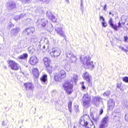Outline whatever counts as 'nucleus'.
Here are the masks:
<instances>
[{
	"instance_id": "nucleus-1",
	"label": "nucleus",
	"mask_w": 128,
	"mask_h": 128,
	"mask_svg": "<svg viewBox=\"0 0 128 128\" xmlns=\"http://www.w3.org/2000/svg\"><path fill=\"white\" fill-rule=\"evenodd\" d=\"M80 58L81 62L85 69H92L94 68V64L92 61H90V58L89 56H86L83 58L80 57Z\"/></svg>"
},
{
	"instance_id": "nucleus-2",
	"label": "nucleus",
	"mask_w": 128,
	"mask_h": 128,
	"mask_svg": "<svg viewBox=\"0 0 128 128\" xmlns=\"http://www.w3.org/2000/svg\"><path fill=\"white\" fill-rule=\"evenodd\" d=\"M89 118V116L87 114H84L80 118L79 124L82 128H95V126L93 124L90 126H88V123L86 120Z\"/></svg>"
},
{
	"instance_id": "nucleus-3",
	"label": "nucleus",
	"mask_w": 128,
	"mask_h": 128,
	"mask_svg": "<svg viewBox=\"0 0 128 128\" xmlns=\"http://www.w3.org/2000/svg\"><path fill=\"white\" fill-rule=\"evenodd\" d=\"M62 86L66 93L68 94H71L73 91V84L70 81H66L63 84Z\"/></svg>"
},
{
	"instance_id": "nucleus-4",
	"label": "nucleus",
	"mask_w": 128,
	"mask_h": 128,
	"mask_svg": "<svg viewBox=\"0 0 128 128\" xmlns=\"http://www.w3.org/2000/svg\"><path fill=\"white\" fill-rule=\"evenodd\" d=\"M66 76V73L64 70H60L58 72H55L54 74V79L56 82H59L65 78Z\"/></svg>"
},
{
	"instance_id": "nucleus-5",
	"label": "nucleus",
	"mask_w": 128,
	"mask_h": 128,
	"mask_svg": "<svg viewBox=\"0 0 128 128\" xmlns=\"http://www.w3.org/2000/svg\"><path fill=\"white\" fill-rule=\"evenodd\" d=\"M82 104L84 107H88L91 101V96L88 93L84 94L82 98Z\"/></svg>"
},
{
	"instance_id": "nucleus-6",
	"label": "nucleus",
	"mask_w": 128,
	"mask_h": 128,
	"mask_svg": "<svg viewBox=\"0 0 128 128\" xmlns=\"http://www.w3.org/2000/svg\"><path fill=\"white\" fill-rule=\"evenodd\" d=\"M8 63L9 67L12 70H18L19 68L20 69L18 64L13 60H9Z\"/></svg>"
},
{
	"instance_id": "nucleus-7",
	"label": "nucleus",
	"mask_w": 128,
	"mask_h": 128,
	"mask_svg": "<svg viewBox=\"0 0 128 128\" xmlns=\"http://www.w3.org/2000/svg\"><path fill=\"white\" fill-rule=\"evenodd\" d=\"M38 62V59L35 56H31L28 62L31 65L34 66Z\"/></svg>"
},
{
	"instance_id": "nucleus-8",
	"label": "nucleus",
	"mask_w": 128,
	"mask_h": 128,
	"mask_svg": "<svg viewBox=\"0 0 128 128\" xmlns=\"http://www.w3.org/2000/svg\"><path fill=\"white\" fill-rule=\"evenodd\" d=\"M60 51L58 48H53L50 54L52 57H57L60 55Z\"/></svg>"
},
{
	"instance_id": "nucleus-9",
	"label": "nucleus",
	"mask_w": 128,
	"mask_h": 128,
	"mask_svg": "<svg viewBox=\"0 0 128 128\" xmlns=\"http://www.w3.org/2000/svg\"><path fill=\"white\" fill-rule=\"evenodd\" d=\"M108 118V116H105L102 118L101 120V123L100 125L99 128H105L107 127Z\"/></svg>"
},
{
	"instance_id": "nucleus-10",
	"label": "nucleus",
	"mask_w": 128,
	"mask_h": 128,
	"mask_svg": "<svg viewBox=\"0 0 128 128\" xmlns=\"http://www.w3.org/2000/svg\"><path fill=\"white\" fill-rule=\"evenodd\" d=\"M109 24L112 28L116 30H118V27L120 28L122 27L121 24L120 22H118V26H117L116 25H114L113 24L112 18H110V19L109 21Z\"/></svg>"
},
{
	"instance_id": "nucleus-11",
	"label": "nucleus",
	"mask_w": 128,
	"mask_h": 128,
	"mask_svg": "<svg viewBox=\"0 0 128 128\" xmlns=\"http://www.w3.org/2000/svg\"><path fill=\"white\" fill-rule=\"evenodd\" d=\"M26 90H33L34 88L33 84L31 82H27L24 83V84Z\"/></svg>"
},
{
	"instance_id": "nucleus-12",
	"label": "nucleus",
	"mask_w": 128,
	"mask_h": 128,
	"mask_svg": "<svg viewBox=\"0 0 128 128\" xmlns=\"http://www.w3.org/2000/svg\"><path fill=\"white\" fill-rule=\"evenodd\" d=\"M102 100V98L98 96L94 97L92 100V104L96 106L98 103L100 102Z\"/></svg>"
},
{
	"instance_id": "nucleus-13",
	"label": "nucleus",
	"mask_w": 128,
	"mask_h": 128,
	"mask_svg": "<svg viewBox=\"0 0 128 128\" xmlns=\"http://www.w3.org/2000/svg\"><path fill=\"white\" fill-rule=\"evenodd\" d=\"M32 72L34 78H36L39 76L38 70L36 68H34L32 69Z\"/></svg>"
},
{
	"instance_id": "nucleus-14",
	"label": "nucleus",
	"mask_w": 128,
	"mask_h": 128,
	"mask_svg": "<svg viewBox=\"0 0 128 128\" xmlns=\"http://www.w3.org/2000/svg\"><path fill=\"white\" fill-rule=\"evenodd\" d=\"M55 31L57 34L62 36H64V34L62 31V27H57L55 29Z\"/></svg>"
},
{
	"instance_id": "nucleus-15",
	"label": "nucleus",
	"mask_w": 128,
	"mask_h": 128,
	"mask_svg": "<svg viewBox=\"0 0 128 128\" xmlns=\"http://www.w3.org/2000/svg\"><path fill=\"white\" fill-rule=\"evenodd\" d=\"M34 31V29L32 27H30L26 28L24 30L25 33L28 35L32 33Z\"/></svg>"
},
{
	"instance_id": "nucleus-16",
	"label": "nucleus",
	"mask_w": 128,
	"mask_h": 128,
	"mask_svg": "<svg viewBox=\"0 0 128 128\" xmlns=\"http://www.w3.org/2000/svg\"><path fill=\"white\" fill-rule=\"evenodd\" d=\"M43 60L45 66L50 64V63L51 62V60L50 59L47 57H45L44 58Z\"/></svg>"
},
{
	"instance_id": "nucleus-17",
	"label": "nucleus",
	"mask_w": 128,
	"mask_h": 128,
	"mask_svg": "<svg viewBox=\"0 0 128 128\" xmlns=\"http://www.w3.org/2000/svg\"><path fill=\"white\" fill-rule=\"evenodd\" d=\"M46 66L48 72L49 74H51L54 69L53 66L50 64Z\"/></svg>"
},
{
	"instance_id": "nucleus-18",
	"label": "nucleus",
	"mask_w": 128,
	"mask_h": 128,
	"mask_svg": "<svg viewBox=\"0 0 128 128\" xmlns=\"http://www.w3.org/2000/svg\"><path fill=\"white\" fill-rule=\"evenodd\" d=\"M108 108L109 109H110L111 108H112L115 105L114 102L112 100H109L108 102Z\"/></svg>"
},
{
	"instance_id": "nucleus-19",
	"label": "nucleus",
	"mask_w": 128,
	"mask_h": 128,
	"mask_svg": "<svg viewBox=\"0 0 128 128\" xmlns=\"http://www.w3.org/2000/svg\"><path fill=\"white\" fill-rule=\"evenodd\" d=\"M47 76L46 74H44L40 78L41 81L44 83L47 82Z\"/></svg>"
},
{
	"instance_id": "nucleus-20",
	"label": "nucleus",
	"mask_w": 128,
	"mask_h": 128,
	"mask_svg": "<svg viewBox=\"0 0 128 128\" xmlns=\"http://www.w3.org/2000/svg\"><path fill=\"white\" fill-rule=\"evenodd\" d=\"M28 54L27 53H24L20 55L19 57V58L22 60L28 58Z\"/></svg>"
},
{
	"instance_id": "nucleus-21",
	"label": "nucleus",
	"mask_w": 128,
	"mask_h": 128,
	"mask_svg": "<svg viewBox=\"0 0 128 128\" xmlns=\"http://www.w3.org/2000/svg\"><path fill=\"white\" fill-rule=\"evenodd\" d=\"M47 22L44 18L41 19L40 22V24L42 27H44L46 26L47 23Z\"/></svg>"
},
{
	"instance_id": "nucleus-22",
	"label": "nucleus",
	"mask_w": 128,
	"mask_h": 128,
	"mask_svg": "<svg viewBox=\"0 0 128 128\" xmlns=\"http://www.w3.org/2000/svg\"><path fill=\"white\" fill-rule=\"evenodd\" d=\"M122 24L123 25L126 24L125 27L126 30H128V18H126L124 22H122Z\"/></svg>"
},
{
	"instance_id": "nucleus-23",
	"label": "nucleus",
	"mask_w": 128,
	"mask_h": 128,
	"mask_svg": "<svg viewBox=\"0 0 128 128\" xmlns=\"http://www.w3.org/2000/svg\"><path fill=\"white\" fill-rule=\"evenodd\" d=\"M74 77H72L71 79V81L72 82L74 81L76 82L77 80L78 76L77 74H74L73 75Z\"/></svg>"
},
{
	"instance_id": "nucleus-24",
	"label": "nucleus",
	"mask_w": 128,
	"mask_h": 128,
	"mask_svg": "<svg viewBox=\"0 0 128 128\" xmlns=\"http://www.w3.org/2000/svg\"><path fill=\"white\" fill-rule=\"evenodd\" d=\"M90 76L88 72H86L84 73L83 77L84 79H85Z\"/></svg>"
},
{
	"instance_id": "nucleus-25",
	"label": "nucleus",
	"mask_w": 128,
	"mask_h": 128,
	"mask_svg": "<svg viewBox=\"0 0 128 128\" xmlns=\"http://www.w3.org/2000/svg\"><path fill=\"white\" fill-rule=\"evenodd\" d=\"M122 50L125 52H128V46H126V48H124V47H122L121 48Z\"/></svg>"
},
{
	"instance_id": "nucleus-26",
	"label": "nucleus",
	"mask_w": 128,
	"mask_h": 128,
	"mask_svg": "<svg viewBox=\"0 0 128 128\" xmlns=\"http://www.w3.org/2000/svg\"><path fill=\"white\" fill-rule=\"evenodd\" d=\"M122 80L125 82H128V77L126 76L122 78Z\"/></svg>"
},
{
	"instance_id": "nucleus-27",
	"label": "nucleus",
	"mask_w": 128,
	"mask_h": 128,
	"mask_svg": "<svg viewBox=\"0 0 128 128\" xmlns=\"http://www.w3.org/2000/svg\"><path fill=\"white\" fill-rule=\"evenodd\" d=\"M110 92L109 91H107L104 92L103 95L104 96H108L110 94Z\"/></svg>"
},
{
	"instance_id": "nucleus-28",
	"label": "nucleus",
	"mask_w": 128,
	"mask_h": 128,
	"mask_svg": "<svg viewBox=\"0 0 128 128\" xmlns=\"http://www.w3.org/2000/svg\"><path fill=\"white\" fill-rule=\"evenodd\" d=\"M91 78V76H90L84 79L86 80L88 82H90V78Z\"/></svg>"
},
{
	"instance_id": "nucleus-29",
	"label": "nucleus",
	"mask_w": 128,
	"mask_h": 128,
	"mask_svg": "<svg viewBox=\"0 0 128 128\" xmlns=\"http://www.w3.org/2000/svg\"><path fill=\"white\" fill-rule=\"evenodd\" d=\"M72 102L70 101L68 103V108H72Z\"/></svg>"
},
{
	"instance_id": "nucleus-30",
	"label": "nucleus",
	"mask_w": 128,
	"mask_h": 128,
	"mask_svg": "<svg viewBox=\"0 0 128 128\" xmlns=\"http://www.w3.org/2000/svg\"><path fill=\"white\" fill-rule=\"evenodd\" d=\"M124 41L125 42H127V40H128V37L127 36H124Z\"/></svg>"
},
{
	"instance_id": "nucleus-31",
	"label": "nucleus",
	"mask_w": 128,
	"mask_h": 128,
	"mask_svg": "<svg viewBox=\"0 0 128 128\" xmlns=\"http://www.w3.org/2000/svg\"><path fill=\"white\" fill-rule=\"evenodd\" d=\"M86 88L84 85H82L81 86V89L82 90H85Z\"/></svg>"
},
{
	"instance_id": "nucleus-32",
	"label": "nucleus",
	"mask_w": 128,
	"mask_h": 128,
	"mask_svg": "<svg viewBox=\"0 0 128 128\" xmlns=\"http://www.w3.org/2000/svg\"><path fill=\"white\" fill-rule=\"evenodd\" d=\"M122 86V83L118 84H117V87L119 88H120Z\"/></svg>"
},
{
	"instance_id": "nucleus-33",
	"label": "nucleus",
	"mask_w": 128,
	"mask_h": 128,
	"mask_svg": "<svg viewBox=\"0 0 128 128\" xmlns=\"http://www.w3.org/2000/svg\"><path fill=\"white\" fill-rule=\"evenodd\" d=\"M102 26L104 27H106L107 26V24H106L104 22H102Z\"/></svg>"
},
{
	"instance_id": "nucleus-34",
	"label": "nucleus",
	"mask_w": 128,
	"mask_h": 128,
	"mask_svg": "<svg viewBox=\"0 0 128 128\" xmlns=\"http://www.w3.org/2000/svg\"><path fill=\"white\" fill-rule=\"evenodd\" d=\"M103 112V111L102 109H101L100 111L99 114L101 115L102 114Z\"/></svg>"
},
{
	"instance_id": "nucleus-35",
	"label": "nucleus",
	"mask_w": 128,
	"mask_h": 128,
	"mask_svg": "<svg viewBox=\"0 0 128 128\" xmlns=\"http://www.w3.org/2000/svg\"><path fill=\"white\" fill-rule=\"evenodd\" d=\"M100 20H101V19H102V20L103 21H104V18H103V17L102 16H100Z\"/></svg>"
},
{
	"instance_id": "nucleus-36",
	"label": "nucleus",
	"mask_w": 128,
	"mask_h": 128,
	"mask_svg": "<svg viewBox=\"0 0 128 128\" xmlns=\"http://www.w3.org/2000/svg\"><path fill=\"white\" fill-rule=\"evenodd\" d=\"M106 4L104 6V7L103 8L104 9V10H106Z\"/></svg>"
},
{
	"instance_id": "nucleus-37",
	"label": "nucleus",
	"mask_w": 128,
	"mask_h": 128,
	"mask_svg": "<svg viewBox=\"0 0 128 128\" xmlns=\"http://www.w3.org/2000/svg\"><path fill=\"white\" fill-rule=\"evenodd\" d=\"M68 109L69 110V111L70 112H72V108H68Z\"/></svg>"
},
{
	"instance_id": "nucleus-38",
	"label": "nucleus",
	"mask_w": 128,
	"mask_h": 128,
	"mask_svg": "<svg viewBox=\"0 0 128 128\" xmlns=\"http://www.w3.org/2000/svg\"><path fill=\"white\" fill-rule=\"evenodd\" d=\"M55 18V17L54 16H52L51 19L52 20H53V19Z\"/></svg>"
},
{
	"instance_id": "nucleus-39",
	"label": "nucleus",
	"mask_w": 128,
	"mask_h": 128,
	"mask_svg": "<svg viewBox=\"0 0 128 128\" xmlns=\"http://www.w3.org/2000/svg\"><path fill=\"white\" fill-rule=\"evenodd\" d=\"M84 82H81V84H82V85H84Z\"/></svg>"
},
{
	"instance_id": "nucleus-40",
	"label": "nucleus",
	"mask_w": 128,
	"mask_h": 128,
	"mask_svg": "<svg viewBox=\"0 0 128 128\" xmlns=\"http://www.w3.org/2000/svg\"><path fill=\"white\" fill-rule=\"evenodd\" d=\"M112 14V13H111V12H109V14Z\"/></svg>"
},
{
	"instance_id": "nucleus-41",
	"label": "nucleus",
	"mask_w": 128,
	"mask_h": 128,
	"mask_svg": "<svg viewBox=\"0 0 128 128\" xmlns=\"http://www.w3.org/2000/svg\"><path fill=\"white\" fill-rule=\"evenodd\" d=\"M73 128H76L75 126H74Z\"/></svg>"
},
{
	"instance_id": "nucleus-42",
	"label": "nucleus",
	"mask_w": 128,
	"mask_h": 128,
	"mask_svg": "<svg viewBox=\"0 0 128 128\" xmlns=\"http://www.w3.org/2000/svg\"><path fill=\"white\" fill-rule=\"evenodd\" d=\"M112 16H114V14H112Z\"/></svg>"
}]
</instances>
